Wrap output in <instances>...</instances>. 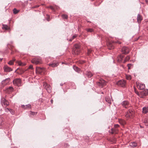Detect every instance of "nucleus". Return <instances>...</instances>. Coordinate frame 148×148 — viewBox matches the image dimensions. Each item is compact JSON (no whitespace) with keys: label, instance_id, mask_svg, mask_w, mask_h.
Returning a JSON list of instances; mask_svg holds the SVG:
<instances>
[{"label":"nucleus","instance_id":"f257e3e1","mask_svg":"<svg viewBox=\"0 0 148 148\" xmlns=\"http://www.w3.org/2000/svg\"><path fill=\"white\" fill-rule=\"evenodd\" d=\"M32 62L36 64H39L42 63L41 59L40 57H36L32 60Z\"/></svg>","mask_w":148,"mask_h":148},{"label":"nucleus","instance_id":"f03ea898","mask_svg":"<svg viewBox=\"0 0 148 148\" xmlns=\"http://www.w3.org/2000/svg\"><path fill=\"white\" fill-rule=\"evenodd\" d=\"M13 83L15 85L19 86L21 85V80L20 79L16 78L13 80Z\"/></svg>","mask_w":148,"mask_h":148},{"label":"nucleus","instance_id":"7ed1b4c3","mask_svg":"<svg viewBox=\"0 0 148 148\" xmlns=\"http://www.w3.org/2000/svg\"><path fill=\"white\" fill-rule=\"evenodd\" d=\"M121 104L123 106L126 108H127L130 106L129 102L127 101H123Z\"/></svg>","mask_w":148,"mask_h":148},{"label":"nucleus","instance_id":"20e7f679","mask_svg":"<svg viewBox=\"0 0 148 148\" xmlns=\"http://www.w3.org/2000/svg\"><path fill=\"white\" fill-rule=\"evenodd\" d=\"M80 46L77 44H76L75 45V49L74 51V53L75 54L78 55L80 53V49H79Z\"/></svg>","mask_w":148,"mask_h":148},{"label":"nucleus","instance_id":"39448f33","mask_svg":"<svg viewBox=\"0 0 148 148\" xmlns=\"http://www.w3.org/2000/svg\"><path fill=\"white\" fill-rule=\"evenodd\" d=\"M133 110L130 109L127 112L125 115V116L127 118H131L133 114Z\"/></svg>","mask_w":148,"mask_h":148},{"label":"nucleus","instance_id":"423d86ee","mask_svg":"<svg viewBox=\"0 0 148 148\" xmlns=\"http://www.w3.org/2000/svg\"><path fill=\"white\" fill-rule=\"evenodd\" d=\"M148 92V90L142 91L140 92V97L141 98H143L144 96H145L147 95Z\"/></svg>","mask_w":148,"mask_h":148},{"label":"nucleus","instance_id":"0eeeda50","mask_svg":"<svg viewBox=\"0 0 148 148\" xmlns=\"http://www.w3.org/2000/svg\"><path fill=\"white\" fill-rule=\"evenodd\" d=\"M121 51L123 53L127 54L129 52L130 50L127 47H124L122 48Z\"/></svg>","mask_w":148,"mask_h":148},{"label":"nucleus","instance_id":"6e6552de","mask_svg":"<svg viewBox=\"0 0 148 148\" xmlns=\"http://www.w3.org/2000/svg\"><path fill=\"white\" fill-rule=\"evenodd\" d=\"M117 85L119 86L124 87L125 85V81L123 80H121L119 81L117 83Z\"/></svg>","mask_w":148,"mask_h":148},{"label":"nucleus","instance_id":"1a4fd4ad","mask_svg":"<svg viewBox=\"0 0 148 148\" xmlns=\"http://www.w3.org/2000/svg\"><path fill=\"white\" fill-rule=\"evenodd\" d=\"M1 104L2 106L3 105L7 106L9 105V103L7 100H6L4 98H2L1 99Z\"/></svg>","mask_w":148,"mask_h":148},{"label":"nucleus","instance_id":"9d476101","mask_svg":"<svg viewBox=\"0 0 148 148\" xmlns=\"http://www.w3.org/2000/svg\"><path fill=\"white\" fill-rule=\"evenodd\" d=\"M97 84L98 86L102 87L106 84V82L103 79H100L99 82H97Z\"/></svg>","mask_w":148,"mask_h":148},{"label":"nucleus","instance_id":"9b49d317","mask_svg":"<svg viewBox=\"0 0 148 148\" xmlns=\"http://www.w3.org/2000/svg\"><path fill=\"white\" fill-rule=\"evenodd\" d=\"M44 86H45V87L46 89L47 90L48 92L49 93H50L51 92V88L50 86L49 85L47 84H45Z\"/></svg>","mask_w":148,"mask_h":148},{"label":"nucleus","instance_id":"f8f14e48","mask_svg":"<svg viewBox=\"0 0 148 148\" xmlns=\"http://www.w3.org/2000/svg\"><path fill=\"white\" fill-rule=\"evenodd\" d=\"M118 130L117 128H112L111 129L110 131H109V132L111 133L112 134H116L118 133Z\"/></svg>","mask_w":148,"mask_h":148},{"label":"nucleus","instance_id":"ddd939ff","mask_svg":"<svg viewBox=\"0 0 148 148\" xmlns=\"http://www.w3.org/2000/svg\"><path fill=\"white\" fill-rule=\"evenodd\" d=\"M4 71L6 72H9L12 71V69L7 65H5L3 67Z\"/></svg>","mask_w":148,"mask_h":148},{"label":"nucleus","instance_id":"4468645a","mask_svg":"<svg viewBox=\"0 0 148 148\" xmlns=\"http://www.w3.org/2000/svg\"><path fill=\"white\" fill-rule=\"evenodd\" d=\"M137 88L140 90H143L145 88V85L143 84H139L137 85Z\"/></svg>","mask_w":148,"mask_h":148},{"label":"nucleus","instance_id":"2eb2a0df","mask_svg":"<svg viewBox=\"0 0 148 148\" xmlns=\"http://www.w3.org/2000/svg\"><path fill=\"white\" fill-rule=\"evenodd\" d=\"M10 81V79L9 78H6L5 80L2 81V84L3 85H7Z\"/></svg>","mask_w":148,"mask_h":148},{"label":"nucleus","instance_id":"dca6fc26","mask_svg":"<svg viewBox=\"0 0 148 148\" xmlns=\"http://www.w3.org/2000/svg\"><path fill=\"white\" fill-rule=\"evenodd\" d=\"M59 65V63L57 62H52L51 63L49 64V65L50 66H51L52 67H56L58 66Z\"/></svg>","mask_w":148,"mask_h":148},{"label":"nucleus","instance_id":"f3484780","mask_svg":"<svg viewBox=\"0 0 148 148\" xmlns=\"http://www.w3.org/2000/svg\"><path fill=\"white\" fill-rule=\"evenodd\" d=\"M44 68H41L40 67H36V71H37L39 73H41L43 72V71L44 70Z\"/></svg>","mask_w":148,"mask_h":148},{"label":"nucleus","instance_id":"a211bd4d","mask_svg":"<svg viewBox=\"0 0 148 148\" xmlns=\"http://www.w3.org/2000/svg\"><path fill=\"white\" fill-rule=\"evenodd\" d=\"M124 56L122 55H119L117 57V61L119 62H120L122 61L123 57Z\"/></svg>","mask_w":148,"mask_h":148},{"label":"nucleus","instance_id":"6ab92c4d","mask_svg":"<svg viewBox=\"0 0 148 148\" xmlns=\"http://www.w3.org/2000/svg\"><path fill=\"white\" fill-rule=\"evenodd\" d=\"M142 20V16L140 14H138L137 17V21L139 23H140Z\"/></svg>","mask_w":148,"mask_h":148},{"label":"nucleus","instance_id":"aec40b11","mask_svg":"<svg viewBox=\"0 0 148 148\" xmlns=\"http://www.w3.org/2000/svg\"><path fill=\"white\" fill-rule=\"evenodd\" d=\"M108 49L110 50L113 49L114 48V47L113 45L111 43L109 42L108 45Z\"/></svg>","mask_w":148,"mask_h":148},{"label":"nucleus","instance_id":"412c9836","mask_svg":"<svg viewBox=\"0 0 148 148\" xmlns=\"http://www.w3.org/2000/svg\"><path fill=\"white\" fill-rule=\"evenodd\" d=\"M18 65L20 66H24L26 65V64L25 63L22 62L21 61H19L17 62Z\"/></svg>","mask_w":148,"mask_h":148},{"label":"nucleus","instance_id":"4be33fe9","mask_svg":"<svg viewBox=\"0 0 148 148\" xmlns=\"http://www.w3.org/2000/svg\"><path fill=\"white\" fill-rule=\"evenodd\" d=\"M22 108L27 109L29 108H31V106L30 104H28V105H26V107L25 108V106L24 105H22Z\"/></svg>","mask_w":148,"mask_h":148},{"label":"nucleus","instance_id":"5701e85b","mask_svg":"<svg viewBox=\"0 0 148 148\" xmlns=\"http://www.w3.org/2000/svg\"><path fill=\"white\" fill-rule=\"evenodd\" d=\"M137 145V144L136 143H135V142H133L131 143H130V146L131 147H136Z\"/></svg>","mask_w":148,"mask_h":148},{"label":"nucleus","instance_id":"b1692460","mask_svg":"<svg viewBox=\"0 0 148 148\" xmlns=\"http://www.w3.org/2000/svg\"><path fill=\"white\" fill-rule=\"evenodd\" d=\"M106 101L108 102V103L111 104V101L110 99V97H106L105 98Z\"/></svg>","mask_w":148,"mask_h":148},{"label":"nucleus","instance_id":"393cba45","mask_svg":"<svg viewBox=\"0 0 148 148\" xmlns=\"http://www.w3.org/2000/svg\"><path fill=\"white\" fill-rule=\"evenodd\" d=\"M143 113L146 114L148 112V108L143 107Z\"/></svg>","mask_w":148,"mask_h":148},{"label":"nucleus","instance_id":"a878e982","mask_svg":"<svg viewBox=\"0 0 148 148\" xmlns=\"http://www.w3.org/2000/svg\"><path fill=\"white\" fill-rule=\"evenodd\" d=\"M73 69L75 71L78 72H79L80 71L79 69L75 66H73Z\"/></svg>","mask_w":148,"mask_h":148},{"label":"nucleus","instance_id":"bb28decb","mask_svg":"<svg viewBox=\"0 0 148 148\" xmlns=\"http://www.w3.org/2000/svg\"><path fill=\"white\" fill-rule=\"evenodd\" d=\"M86 75L88 78H90L92 76L93 74L91 72H88L86 73Z\"/></svg>","mask_w":148,"mask_h":148},{"label":"nucleus","instance_id":"cd10ccee","mask_svg":"<svg viewBox=\"0 0 148 148\" xmlns=\"http://www.w3.org/2000/svg\"><path fill=\"white\" fill-rule=\"evenodd\" d=\"M130 59V57L129 56H127L125 58V60H124V63H125V62L126 61H128Z\"/></svg>","mask_w":148,"mask_h":148},{"label":"nucleus","instance_id":"c85d7f7f","mask_svg":"<svg viewBox=\"0 0 148 148\" xmlns=\"http://www.w3.org/2000/svg\"><path fill=\"white\" fill-rule=\"evenodd\" d=\"M62 18L64 19H67L68 18V16L67 15L65 14H62Z\"/></svg>","mask_w":148,"mask_h":148},{"label":"nucleus","instance_id":"c756f323","mask_svg":"<svg viewBox=\"0 0 148 148\" xmlns=\"http://www.w3.org/2000/svg\"><path fill=\"white\" fill-rule=\"evenodd\" d=\"M19 11V10H17L16 8H14L13 10V12L14 14H16Z\"/></svg>","mask_w":148,"mask_h":148},{"label":"nucleus","instance_id":"7c9ffc66","mask_svg":"<svg viewBox=\"0 0 148 148\" xmlns=\"http://www.w3.org/2000/svg\"><path fill=\"white\" fill-rule=\"evenodd\" d=\"M87 32H93V29L91 28L87 29H86Z\"/></svg>","mask_w":148,"mask_h":148},{"label":"nucleus","instance_id":"2f4dec72","mask_svg":"<svg viewBox=\"0 0 148 148\" xmlns=\"http://www.w3.org/2000/svg\"><path fill=\"white\" fill-rule=\"evenodd\" d=\"M8 27L6 25H3L2 28L3 29H8Z\"/></svg>","mask_w":148,"mask_h":148},{"label":"nucleus","instance_id":"473e14b6","mask_svg":"<svg viewBox=\"0 0 148 148\" xmlns=\"http://www.w3.org/2000/svg\"><path fill=\"white\" fill-rule=\"evenodd\" d=\"M126 78L128 80H130L131 79V77L130 75H128L126 76Z\"/></svg>","mask_w":148,"mask_h":148},{"label":"nucleus","instance_id":"72a5a7b5","mask_svg":"<svg viewBox=\"0 0 148 148\" xmlns=\"http://www.w3.org/2000/svg\"><path fill=\"white\" fill-rule=\"evenodd\" d=\"M10 65H12L13 64V62L12 60L10 61L8 63Z\"/></svg>","mask_w":148,"mask_h":148},{"label":"nucleus","instance_id":"f704fd0d","mask_svg":"<svg viewBox=\"0 0 148 148\" xmlns=\"http://www.w3.org/2000/svg\"><path fill=\"white\" fill-rule=\"evenodd\" d=\"M10 112L12 114H14V113H15V112L14 111L12 110L11 109H10Z\"/></svg>","mask_w":148,"mask_h":148},{"label":"nucleus","instance_id":"c9c22d12","mask_svg":"<svg viewBox=\"0 0 148 148\" xmlns=\"http://www.w3.org/2000/svg\"><path fill=\"white\" fill-rule=\"evenodd\" d=\"M8 89L10 90V92H12L13 91V88L12 87L10 86L8 88Z\"/></svg>","mask_w":148,"mask_h":148},{"label":"nucleus","instance_id":"e433bc0d","mask_svg":"<svg viewBox=\"0 0 148 148\" xmlns=\"http://www.w3.org/2000/svg\"><path fill=\"white\" fill-rule=\"evenodd\" d=\"M76 36H77L76 35H73V36L72 38L71 39H70L69 40L70 41H71L73 39L75 38V37H76Z\"/></svg>","mask_w":148,"mask_h":148},{"label":"nucleus","instance_id":"4c0bfd02","mask_svg":"<svg viewBox=\"0 0 148 148\" xmlns=\"http://www.w3.org/2000/svg\"><path fill=\"white\" fill-rule=\"evenodd\" d=\"M3 121L2 119L0 117V126L2 125Z\"/></svg>","mask_w":148,"mask_h":148},{"label":"nucleus","instance_id":"58836bf2","mask_svg":"<svg viewBox=\"0 0 148 148\" xmlns=\"http://www.w3.org/2000/svg\"><path fill=\"white\" fill-rule=\"evenodd\" d=\"M20 71L21 72V73H23L25 72V71L24 70L22 69H20Z\"/></svg>","mask_w":148,"mask_h":148},{"label":"nucleus","instance_id":"ea45409f","mask_svg":"<svg viewBox=\"0 0 148 148\" xmlns=\"http://www.w3.org/2000/svg\"><path fill=\"white\" fill-rule=\"evenodd\" d=\"M28 69H33V66L32 65H30L29 66V67H28Z\"/></svg>","mask_w":148,"mask_h":148},{"label":"nucleus","instance_id":"a19ab883","mask_svg":"<svg viewBox=\"0 0 148 148\" xmlns=\"http://www.w3.org/2000/svg\"><path fill=\"white\" fill-rule=\"evenodd\" d=\"M119 125H118V124H115L114 125V128H117L118 127H119Z\"/></svg>","mask_w":148,"mask_h":148},{"label":"nucleus","instance_id":"79ce46f5","mask_svg":"<svg viewBox=\"0 0 148 148\" xmlns=\"http://www.w3.org/2000/svg\"><path fill=\"white\" fill-rule=\"evenodd\" d=\"M92 51V50L91 49H88V53L89 54Z\"/></svg>","mask_w":148,"mask_h":148},{"label":"nucleus","instance_id":"37998d69","mask_svg":"<svg viewBox=\"0 0 148 148\" xmlns=\"http://www.w3.org/2000/svg\"><path fill=\"white\" fill-rule=\"evenodd\" d=\"M10 109L8 108H6L5 109V111L7 112H8V111H10Z\"/></svg>","mask_w":148,"mask_h":148},{"label":"nucleus","instance_id":"c03bdc74","mask_svg":"<svg viewBox=\"0 0 148 148\" xmlns=\"http://www.w3.org/2000/svg\"><path fill=\"white\" fill-rule=\"evenodd\" d=\"M136 92V94H137L139 97H140V93H139L138 92Z\"/></svg>","mask_w":148,"mask_h":148},{"label":"nucleus","instance_id":"a18cd8bd","mask_svg":"<svg viewBox=\"0 0 148 148\" xmlns=\"http://www.w3.org/2000/svg\"><path fill=\"white\" fill-rule=\"evenodd\" d=\"M49 8L52 10H54V8L52 6H50Z\"/></svg>","mask_w":148,"mask_h":148},{"label":"nucleus","instance_id":"49530a36","mask_svg":"<svg viewBox=\"0 0 148 148\" xmlns=\"http://www.w3.org/2000/svg\"><path fill=\"white\" fill-rule=\"evenodd\" d=\"M51 102L52 103L53 102V99H51Z\"/></svg>","mask_w":148,"mask_h":148},{"label":"nucleus","instance_id":"de8ad7c7","mask_svg":"<svg viewBox=\"0 0 148 148\" xmlns=\"http://www.w3.org/2000/svg\"><path fill=\"white\" fill-rule=\"evenodd\" d=\"M129 65H131V64H127V66H128V69H130V67L129 66Z\"/></svg>","mask_w":148,"mask_h":148},{"label":"nucleus","instance_id":"09e8293b","mask_svg":"<svg viewBox=\"0 0 148 148\" xmlns=\"http://www.w3.org/2000/svg\"><path fill=\"white\" fill-rule=\"evenodd\" d=\"M12 60V61L13 62H14L15 60V59H13Z\"/></svg>","mask_w":148,"mask_h":148},{"label":"nucleus","instance_id":"8fccbe9b","mask_svg":"<svg viewBox=\"0 0 148 148\" xmlns=\"http://www.w3.org/2000/svg\"><path fill=\"white\" fill-rule=\"evenodd\" d=\"M12 60V61L13 62H14L15 60V59H13Z\"/></svg>","mask_w":148,"mask_h":148},{"label":"nucleus","instance_id":"3c124183","mask_svg":"<svg viewBox=\"0 0 148 148\" xmlns=\"http://www.w3.org/2000/svg\"><path fill=\"white\" fill-rule=\"evenodd\" d=\"M3 58H0V61H1L2 60Z\"/></svg>","mask_w":148,"mask_h":148},{"label":"nucleus","instance_id":"603ef678","mask_svg":"<svg viewBox=\"0 0 148 148\" xmlns=\"http://www.w3.org/2000/svg\"><path fill=\"white\" fill-rule=\"evenodd\" d=\"M60 85L61 86H62L63 85V84L62 83H61L60 84Z\"/></svg>","mask_w":148,"mask_h":148},{"label":"nucleus","instance_id":"864d4df0","mask_svg":"<svg viewBox=\"0 0 148 148\" xmlns=\"http://www.w3.org/2000/svg\"><path fill=\"white\" fill-rule=\"evenodd\" d=\"M47 20L48 21H49V18H47Z\"/></svg>","mask_w":148,"mask_h":148},{"label":"nucleus","instance_id":"5fc2aeb1","mask_svg":"<svg viewBox=\"0 0 148 148\" xmlns=\"http://www.w3.org/2000/svg\"><path fill=\"white\" fill-rule=\"evenodd\" d=\"M146 2H148V0H145Z\"/></svg>","mask_w":148,"mask_h":148},{"label":"nucleus","instance_id":"6e6d98bb","mask_svg":"<svg viewBox=\"0 0 148 148\" xmlns=\"http://www.w3.org/2000/svg\"><path fill=\"white\" fill-rule=\"evenodd\" d=\"M18 69V68H17V69L15 71V72H16V71Z\"/></svg>","mask_w":148,"mask_h":148},{"label":"nucleus","instance_id":"4d7b16f0","mask_svg":"<svg viewBox=\"0 0 148 148\" xmlns=\"http://www.w3.org/2000/svg\"><path fill=\"white\" fill-rule=\"evenodd\" d=\"M118 43H119V44H121V42H118Z\"/></svg>","mask_w":148,"mask_h":148},{"label":"nucleus","instance_id":"13d9d810","mask_svg":"<svg viewBox=\"0 0 148 148\" xmlns=\"http://www.w3.org/2000/svg\"><path fill=\"white\" fill-rule=\"evenodd\" d=\"M101 93H102V94H103V92H102Z\"/></svg>","mask_w":148,"mask_h":148},{"label":"nucleus","instance_id":"bf43d9fd","mask_svg":"<svg viewBox=\"0 0 148 148\" xmlns=\"http://www.w3.org/2000/svg\"><path fill=\"white\" fill-rule=\"evenodd\" d=\"M112 148H115V147H112Z\"/></svg>","mask_w":148,"mask_h":148},{"label":"nucleus","instance_id":"052dcab7","mask_svg":"<svg viewBox=\"0 0 148 148\" xmlns=\"http://www.w3.org/2000/svg\"><path fill=\"white\" fill-rule=\"evenodd\" d=\"M88 22H90V21H88Z\"/></svg>","mask_w":148,"mask_h":148}]
</instances>
